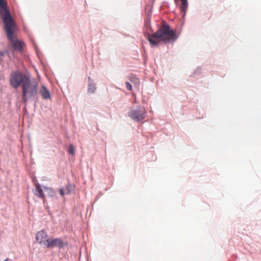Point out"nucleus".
Here are the masks:
<instances>
[{
	"mask_svg": "<svg viewBox=\"0 0 261 261\" xmlns=\"http://www.w3.org/2000/svg\"><path fill=\"white\" fill-rule=\"evenodd\" d=\"M0 17L3 23V30L13 52L22 53L25 42L16 38L17 23L13 18L6 0H0Z\"/></svg>",
	"mask_w": 261,
	"mask_h": 261,
	"instance_id": "f257e3e1",
	"label": "nucleus"
},
{
	"mask_svg": "<svg viewBox=\"0 0 261 261\" xmlns=\"http://www.w3.org/2000/svg\"><path fill=\"white\" fill-rule=\"evenodd\" d=\"M144 36L152 48L158 47L160 44V41L155 39H161L165 44H169L174 42L178 38V35L165 20L162 21L161 26L155 33L151 34L149 32L145 31Z\"/></svg>",
	"mask_w": 261,
	"mask_h": 261,
	"instance_id": "f03ea898",
	"label": "nucleus"
},
{
	"mask_svg": "<svg viewBox=\"0 0 261 261\" xmlns=\"http://www.w3.org/2000/svg\"><path fill=\"white\" fill-rule=\"evenodd\" d=\"M39 87L37 83H32L31 80L22 87L21 91V100L27 104L28 100L34 101L36 106L38 99Z\"/></svg>",
	"mask_w": 261,
	"mask_h": 261,
	"instance_id": "7ed1b4c3",
	"label": "nucleus"
},
{
	"mask_svg": "<svg viewBox=\"0 0 261 261\" xmlns=\"http://www.w3.org/2000/svg\"><path fill=\"white\" fill-rule=\"evenodd\" d=\"M31 75L29 72H24L20 71L11 72L10 75V85L14 89H17L21 86H25L31 80Z\"/></svg>",
	"mask_w": 261,
	"mask_h": 261,
	"instance_id": "20e7f679",
	"label": "nucleus"
},
{
	"mask_svg": "<svg viewBox=\"0 0 261 261\" xmlns=\"http://www.w3.org/2000/svg\"><path fill=\"white\" fill-rule=\"evenodd\" d=\"M68 242L64 241L61 238H49L44 242V246L48 249L58 247L59 249H63L67 246Z\"/></svg>",
	"mask_w": 261,
	"mask_h": 261,
	"instance_id": "39448f33",
	"label": "nucleus"
},
{
	"mask_svg": "<svg viewBox=\"0 0 261 261\" xmlns=\"http://www.w3.org/2000/svg\"><path fill=\"white\" fill-rule=\"evenodd\" d=\"M128 116L133 120L139 122L145 118V113L143 108L138 106L135 109L131 110L128 112Z\"/></svg>",
	"mask_w": 261,
	"mask_h": 261,
	"instance_id": "423d86ee",
	"label": "nucleus"
},
{
	"mask_svg": "<svg viewBox=\"0 0 261 261\" xmlns=\"http://www.w3.org/2000/svg\"><path fill=\"white\" fill-rule=\"evenodd\" d=\"M48 237L47 233L44 229H42L36 233L35 239L40 245H44L45 240L48 239Z\"/></svg>",
	"mask_w": 261,
	"mask_h": 261,
	"instance_id": "0eeeda50",
	"label": "nucleus"
},
{
	"mask_svg": "<svg viewBox=\"0 0 261 261\" xmlns=\"http://www.w3.org/2000/svg\"><path fill=\"white\" fill-rule=\"evenodd\" d=\"M151 16L152 15H151L149 13H147L146 17L144 19V27L145 28V30L143 31L144 34L145 31H148L150 33V32H153V30L151 25Z\"/></svg>",
	"mask_w": 261,
	"mask_h": 261,
	"instance_id": "6e6552de",
	"label": "nucleus"
},
{
	"mask_svg": "<svg viewBox=\"0 0 261 261\" xmlns=\"http://www.w3.org/2000/svg\"><path fill=\"white\" fill-rule=\"evenodd\" d=\"M34 194L38 198L42 199L43 200L44 203L45 202L46 196L43 191L41 185L39 183H37L35 185Z\"/></svg>",
	"mask_w": 261,
	"mask_h": 261,
	"instance_id": "1a4fd4ad",
	"label": "nucleus"
},
{
	"mask_svg": "<svg viewBox=\"0 0 261 261\" xmlns=\"http://www.w3.org/2000/svg\"><path fill=\"white\" fill-rule=\"evenodd\" d=\"M39 92L43 99L47 100L51 98V94L46 86L42 85L39 89Z\"/></svg>",
	"mask_w": 261,
	"mask_h": 261,
	"instance_id": "9d476101",
	"label": "nucleus"
},
{
	"mask_svg": "<svg viewBox=\"0 0 261 261\" xmlns=\"http://www.w3.org/2000/svg\"><path fill=\"white\" fill-rule=\"evenodd\" d=\"M42 187L46 192V194L48 197L53 199H57V192L54 189L45 186H43Z\"/></svg>",
	"mask_w": 261,
	"mask_h": 261,
	"instance_id": "9b49d317",
	"label": "nucleus"
},
{
	"mask_svg": "<svg viewBox=\"0 0 261 261\" xmlns=\"http://www.w3.org/2000/svg\"><path fill=\"white\" fill-rule=\"evenodd\" d=\"M88 85L87 92L88 94H93L95 92L96 87L94 80L90 77L88 76Z\"/></svg>",
	"mask_w": 261,
	"mask_h": 261,
	"instance_id": "f8f14e48",
	"label": "nucleus"
},
{
	"mask_svg": "<svg viewBox=\"0 0 261 261\" xmlns=\"http://www.w3.org/2000/svg\"><path fill=\"white\" fill-rule=\"evenodd\" d=\"M179 8L180 12L182 14V17L180 19L179 21L180 22V25L183 27L184 25L185 24V16L186 15L187 11V9L188 8H186L185 10L182 9L181 7H179Z\"/></svg>",
	"mask_w": 261,
	"mask_h": 261,
	"instance_id": "ddd939ff",
	"label": "nucleus"
},
{
	"mask_svg": "<svg viewBox=\"0 0 261 261\" xmlns=\"http://www.w3.org/2000/svg\"><path fill=\"white\" fill-rule=\"evenodd\" d=\"M75 190V185L74 184H71L68 180V182L66 186V191L67 194H70L72 192H74Z\"/></svg>",
	"mask_w": 261,
	"mask_h": 261,
	"instance_id": "4468645a",
	"label": "nucleus"
},
{
	"mask_svg": "<svg viewBox=\"0 0 261 261\" xmlns=\"http://www.w3.org/2000/svg\"><path fill=\"white\" fill-rule=\"evenodd\" d=\"M180 4L179 7H181L182 9L185 10L186 8H188V0H180Z\"/></svg>",
	"mask_w": 261,
	"mask_h": 261,
	"instance_id": "2eb2a0df",
	"label": "nucleus"
},
{
	"mask_svg": "<svg viewBox=\"0 0 261 261\" xmlns=\"http://www.w3.org/2000/svg\"><path fill=\"white\" fill-rule=\"evenodd\" d=\"M67 152L70 155H74L75 154V149L73 144H70L67 149Z\"/></svg>",
	"mask_w": 261,
	"mask_h": 261,
	"instance_id": "dca6fc26",
	"label": "nucleus"
},
{
	"mask_svg": "<svg viewBox=\"0 0 261 261\" xmlns=\"http://www.w3.org/2000/svg\"><path fill=\"white\" fill-rule=\"evenodd\" d=\"M31 40H32V43L33 44L34 49H35L37 56L38 57H39V53H40L39 49L38 47L37 46L36 43H35V40L32 38H31Z\"/></svg>",
	"mask_w": 261,
	"mask_h": 261,
	"instance_id": "f3484780",
	"label": "nucleus"
},
{
	"mask_svg": "<svg viewBox=\"0 0 261 261\" xmlns=\"http://www.w3.org/2000/svg\"><path fill=\"white\" fill-rule=\"evenodd\" d=\"M201 67L199 66L197 67V68L194 71L192 76L193 77H195L197 75H200L201 74Z\"/></svg>",
	"mask_w": 261,
	"mask_h": 261,
	"instance_id": "a211bd4d",
	"label": "nucleus"
},
{
	"mask_svg": "<svg viewBox=\"0 0 261 261\" xmlns=\"http://www.w3.org/2000/svg\"><path fill=\"white\" fill-rule=\"evenodd\" d=\"M1 51L4 54V57L6 55L9 58H10V53L8 49H4Z\"/></svg>",
	"mask_w": 261,
	"mask_h": 261,
	"instance_id": "6ab92c4d",
	"label": "nucleus"
},
{
	"mask_svg": "<svg viewBox=\"0 0 261 261\" xmlns=\"http://www.w3.org/2000/svg\"><path fill=\"white\" fill-rule=\"evenodd\" d=\"M126 88L127 90L132 91L133 89L132 85L129 82H125Z\"/></svg>",
	"mask_w": 261,
	"mask_h": 261,
	"instance_id": "aec40b11",
	"label": "nucleus"
},
{
	"mask_svg": "<svg viewBox=\"0 0 261 261\" xmlns=\"http://www.w3.org/2000/svg\"><path fill=\"white\" fill-rule=\"evenodd\" d=\"M177 32H176V33H177V34L178 35V37H179V35L180 34V33H181V32L182 31V27L180 25H177Z\"/></svg>",
	"mask_w": 261,
	"mask_h": 261,
	"instance_id": "412c9836",
	"label": "nucleus"
},
{
	"mask_svg": "<svg viewBox=\"0 0 261 261\" xmlns=\"http://www.w3.org/2000/svg\"><path fill=\"white\" fill-rule=\"evenodd\" d=\"M59 193L62 197H63L65 194L64 189L63 188L60 189Z\"/></svg>",
	"mask_w": 261,
	"mask_h": 261,
	"instance_id": "4be33fe9",
	"label": "nucleus"
},
{
	"mask_svg": "<svg viewBox=\"0 0 261 261\" xmlns=\"http://www.w3.org/2000/svg\"><path fill=\"white\" fill-rule=\"evenodd\" d=\"M4 57V54L2 53L1 50H0V62L3 61V58Z\"/></svg>",
	"mask_w": 261,
	"mask_h": 261,
	"instance_id": "5701e85b",
	"label": "nucleus"
},
{
	"mask_svg": "<svg viewBox=\"0 0 261 261\" xmlns=\"http://www.w3.org/2000/svg\"><path fill=\"white\" fill-rule=\"evenodd\" d=\"M152 8L151 9H149L148 10V12L147 13H149V14H150L151 15V13H152Z\"/></svg>",
	"mask_w": 261,
	"mask_h": 261,
	"instance_id": "b1692460",
	"label": "nucleus"
},
{
	"mask_svg": "<svg viewBox=\"0 0 261 261\" xmlns=\"http://www.w3.org/2000/svg\"><path fill=\"white\" fill-rule=\"evenodd\" d=\"M99 198V196H97L96 197V201L98 200V199Z\"/></svg>",
	"mask_w": 261,
	"mask_h": 261,
	"instance_id": "393cba45",
	"label": "nucleus"
},
{
	"mask_svg": "<svg viewBox=\"0 0 261 261\" xmlns=\"http://www.w3.org/2000/svg\"><path fill=\"white\" fill-rule=\"evenodd\" d=\"M175 2L176 4H177V0H175Z\"/></svg>",
	"mask_w": 261,
	"mask_h": 261,
	"instance_id": "a878e982",
	"label": "nucleus"
},
{
	"mask_svg": "<svg viewBox=\"0 0 261 261\" xmlns=\"http://www.w3.org/2000/svg\"><path fill=\"white\" fill-rule=\"evenodd\" d=\"M153 1H154V0H153Z\"/></svg>",
	"mask_w": 261,
	"mask_h": 261,
	"instance_id": "bb28decb",
	"label": "nucleus"
}]
</instances>
